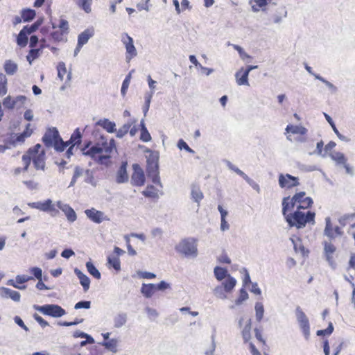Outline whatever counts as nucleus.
Returning a JSON list of instances; mask_svg holds the SVG:
<instances>
[{"mask_svg":"<svg viewBox=\"0 0 355 355\" xmlns=\"http://www.w3.org/2000/svg\"><path fill=\"white\" fill-rule=\"evenodd\" d=\"M3 69L8 76H13L18 70V64L12 60H6L3 64Z\"/></svg>","mask_w":355,"mask_h":355,"instance_id":"nucleus-22","label":"nucleus"},{"mask_svg":"<svg viewBox=\"0 0 355 355\" xmlns=\"http://www.w3.org/2000/svg\"><path fill=\"white\" fill-rule=\"evenodd\" d=\"M57 69H58V76L61 80H62L64 76L67 72L65 64L63 62H59L58 64V67H57Z\"/></svg>","mask_w":355,"mask_h":355,"instance_id":"nucleus-50","label":"nucleus"},{"mask_svg":"<svg viewBox=\"0 0 355 355\" xmlns=\"http://www.w3.org/2000/svg\"><path fill=\"white\" fill-rule=\"evenodd\" d=\"M82 132L80 128H77L75 129L71 135V141L73 142V146H79L82 141Z\"/></svg>","mask_w":355,"mask_h":355,"instance_id":"nucleus-31","label":"nucleus"},{"mask_svg":"<svg viewBox=\"0 0 355 355\" xmlns=\"http://www.w3.org/2000/svg\"><path fill=\"white\" fill-rule=\"evenodd\" d=\"M26 28H23L19 33L17 37V44L20 47H25L28 44V34L26 33L25 30Z\"/></svg>","mask_w":355,"mask_h":355,"instance_id":"nucleus-27","label":"nucleus"},{"mask_svg":"<svg viewBox=\"0 0 355 355\" xmlns=\"http://www.w3.org/2000/svg\"><path fill=\"white\" fill-rule=\"evenodd\" d=\"M53 146L57 152H63L66 148V145L64 144V141L61 137L58 139Z\"/></svg>","mask_w":355,"mask_h":355,"instance_id":"nucleus-57","label":"nucleus"},{"mask_svg":"<svg viewBox=\"0 0 355 355\" xmlns=\"http://www.w3.org/2000/svg\"><path fill=\"white\" fill-rule=\"evenodd\" d=\"M236 284V280L230 275H228L227 279L222 283V286L227 293H230L234 288Z\"/></svg>","mask_w":355,"mask_h":355,"instance_id":"nucleus-28","label":"nucleus"},{"mask_svg":"<svg viewBox=\"0 0 355 355\" xmlns=\"http://www.w3.org/2000/svg\"><path fill=\"white\" fill-rule=\"evenodd\" d=\"M255 318L257 322H261L263 318L264 307L261 302H256L254 306Z\"/></svg>","mask_w":355,"mask_h":355,"instance_id":"nucleus-35","label":"nucleus"},{"mask_svg":"<svg viewBox=\"0 0 355 355\" xmlns=\"http://www.w3.org/2000/svg\"><path fill=\"white\" fill-rule=\"evenodd\" d=\"M325 223L326 225L324 230V234L328 236L330 239H332L335 237V236L333 232V227L329 217H327L325 218Z\"/></svg>","mask_w":355,"mask_h":355,"instance_id":"nucleus-36","label":"nucleus"},{"mask_svg":"<svg viewBox=\"0 0 355 355\" xmlns=\"http://www.w3.org/2000/svg\"><path fill=\"white\" fill-rule=\"evenodd\" d=\"M288 200L289 197L283 198L282 214L291 227H295L297 229H301L304 227L308 223L312 222L314 223L315 214L313 211H308L306 213H304L297 209L293 213L287 214V211L290 209L289 202H288Z\"/></svg>","mask_w":355,"mask_h":355,"instance_id":"nucleus-1","label":"nucleus"},{"mask_svg":"<svg viewBox=\"0 0 355 355\" xmlns=\"http://www.w3.org/2000/svg\"><path fill=\"white\" fill-rule=\"evenodd\" d=\"M34 166L36 169H45V152L42 150L40 154L32 156Z\"/></svg>","mask_w":355,"mask_h":355,"instance_id":"nucleus-20","label":"nucleus"},{"mask_svg":"<svg viewBox=\"0 0 355 355\" xmlns=\"http://www.w3.org/2000/svg\"><path fill=\"white\" fill-rule=\"evenodd\" d=\"M305 198V192L304 191L295 194L293 198H291L292 207H295L297 203H300Z\"/></svg>","mask_w":355,"mask_h":355,"instance_id":"nucleus-48","label":"nucleus"},{"mask_svg":"<svg viewBox=\"0 0 355 355\" xmlns=\"http://www.w3.org/2000/svg\"><path fill=\"white\" fill-rule=\"evenodd\" d=\"M147 153H149V155L147 157V164H158L159 160V153L156 151H153L151 150H146Z\"/></svg>","mask_w":355,"mask_h":355,"instance_id":"nucleus-41","label":"nucleus"},{"mask_svg":"<svg viewBox=\"0 0 355 355\" xmlns=\"http://www.w3.org/2000/svg\"><path fill=\"white\" fill-rule=\"evenodd\" d=\"M248 76H249V74L248 73H246L242 68L241 69H240L235 73L236 83L239 85L249 86L250 84L248 82Z\"/></svg>","mask_w":355,"mask_h":355,"instance_id":"nucleus-23","label":"nucleus"},{"mask_svg":"<svg viewBox=\"0 0 355 355\" xmlns=\"http://www.w3.org/2000/svg\"><path fill=\"white\" fill-rule=\"evenodd\" d=\"M286 131L293 134H300L304 135L306 134L307 129L303 126L288 125Z\"/></svg>","mask_w":355,"mask_h":355,"instance_id":"nucleus-29","label":"nucleus"},{"mask_svg":"<svg viewBox=\"0 0 355 355\" xmlns=\"http://www.w3.org/2000/svg\"><path fill=\"white\" fill-rule=\"evenodd\" d=\"M191 194L192 199L199 205L200 200L203 198V194L199 187H193Z\"/></svg>","mask_w":355,"mask_h":355,"instance_id":"nucleus-37","label":"nucleus"},{"mask_svg":"<svg viewBox=\"0 0 355 355\" xmlns=\"http://www.w3.org/2000/svg\"><path fill=\"white\" fill-rule=\"evenodd\" d=\"M102 149L101 148L100 143L92 146L87 150H82V154L85 156L90 157L92 159L96 161L100 164H105L106 161L110 158V155H101Z\"/></svg>","mask_w":355,"mask_h":355,"instance_id":"nucleus-4","label":"nucleus"},{"mask_svg":"<svg viewBox=\"0 0 355 355\" xmlns=\"http://www.w3.org/2000/svg\"><path fill=\"white\" fill-rule=\"evenodd\" d=\"M31 272L34 275V277L38 279L42 280V270L40 268L38 267H33L30 269Z\"/></svg>","mask_w":355,"mask_h":355,"instance_id":"nucleus-63","label":"nucleus"},{"mask_svg":"<svg viewBox=\"0 0 355 355\" xmlns=\"http://www.w3.org/2000/svg\"><path fill=\"white\" fill-rule=\"evenodd\" d=\"M128 315L126 313L119 312L114 318V326L115 328H121L127 322Z\"/></svg>","mask_w":355,"mask_h":355,"instance_id":"nucleus-24","label":"nucleus"},{"mask_svg":"<svg viewBox=\"0 0 355 355\" xmlns=\"http://www.w3.org/2000/svg\"><path fill=\"white\" fill-rule=\"evenodd\" d=\"M133 123H127L125 124H124L121 128H120L117 131H116V137L118 138H122L124 135H125L129 131L132 124Z\"/></svg>","mask_w":355,"mask_h":355,"instance_id":"nucleus-45","label":"nucleus"},{"mask_svg":"<svg viewBox=\"0 0 355 355\" xmlns=\"http://www.w3.org/2000/svg\"><path fill=\"white\" fill-rule=\"evenodd\" d=\"M92 0H78V5L87 13H89L92 10L91 5Z\"/></svg>","mask_w":355,"mask_h":355,"instance_id":"nucleus-44","label":"nucleus"},{"mask_svg":"<svg viewBox=\"0 0 355 355\" xmlns=\"http://www.w3.org/2000/svg\"><path fill=\"white\" fill-rule=\"evenodd\" d=\"M324 253L326 257V260L328 261L330 266L334 265L333 254L336 252V248L331 242L324 241Z\"/></svg>","mask_w":355,"mask_h":355,"instance_id":"nucleus-13","label":"nucleus"},{"mask_svg":"<svg viewBox=\"0 0 355 355\" xmlns=\"http://www.w3.org/2000/svg\"><path fill=\"white\" fill-rule=\"evenodd\" d=\"M329 157L331 159L336 162L337 165H343L345 164V162L347 161V159L345 157V155L343 153L338 151H332L329 153Z\"/></svg>","mask_w":355,"mask_h":355,"instance_id":"nucleus-25","label":"nucleus"},{"mask_svg":"<svg viewBox=\"0 0 355 355\" xmlns=\"http://www.w3.org/2000/svg\"><path fill=\"white\" fill-rule=\"evenodd\" d=\"M28 205L34 209L49 213L51 216H55L59 214V211L55 207V205L51 199H47L44 202H35L29 203Z\"/></svg>","mask_w":355,"mask_h":355,"instance_id":"nucleus-6","label":"nucleus"},{"mask_svg":"<svg viewBox=\"0 0 355 355\" xmlns=\"http://www.w3.org/2000/svg\"><path fill=\"white\" fill-rule=\"evenodd\" d=\"M101 138L102 141L100 144V146L101 148L102 149V153L104 152L105 153V155H110L114 150H116L114 139H112L109 142H107L104 136H101Z\"/></svg>","mask_w":355,"mask_h":355,"instance_id":"nucleus-15","label":"nucleus"},{"mask_svg":"<svg viewBox=\"0 0 355 355\" xmlns=\"http://www.w3.org/2000/svg\"><path fill=\"white\" fill-rule=\"evenodd\" d=\"M178 147L180 150L184 149L186 151H187L188 153H195L194 150L193 149H191L188 146V144L182 139L178 141Z\"/></svg>","mask_w":355,"mask_h":355,"instance_id":"nucleus-61","label":"nucleus"},{"mask_svg":"<svg viewBox=\"0 0 355 355\" xmlns=\"http://www.w3.org/2000/svg\"><path fill=\"white\" fill-rule=\"evenodd\" d=\"M146 173L148 178H151L152 182L162 187V182L160 181L159 173V164H147L146 166Z\"/></svg>","mask_w":355,"mask_h":355,"instance_id":"nucleus-12","label":"nucleus"},{"mask_svg":"<svg viewBox=\"0 0 355 355\" xmlns=\"http://www.w3.org/2000/svg\"><path fill=\"white\" fill-rule=\"evenodd\" d=\"M117 340L112 338L107 341H104L103 343H101V345L104 346L106 349H109L110 351L112 352H116L117 350Z\"/></svg>","mask_w":355,"mask_h":355,"instance_id":"nucleus-38","label":"nucleus"},{"mask_svg":"<svg viewBox=\"0 0 355 355\" xmlns=\"http://www.w3.org/2000/svg\"><path fill=\"white\" fill-rule=\"evenodd\" d=\"M86 268H87L88 272L92 276H93L94 278H96L97 279H101V275L100 272L91 261H87L86 263Z\"/></svg>","mask_w":355,"mask_h":355,"instance_id":"nucleus-32","label":"nucleus"},{"mask_svg":"<svg viewBox=\"0 0 355 355\" xmlns=\"http://www.w3.org/2000/svg\"><path fill=\"white\" fill-rule=\"evenodd\" d=\"M225 293V291L222 286H216L214 290V295L220 299L225 300L227 298V295Z\"/></svg>","mask_w":355,"mask_h":355,"instance_id":"nucleus-47","label":"nucleus"},{"mask_svg":"<svg viewBox=\"0 0 355 355\" xmlns=\"http://www.w3.org/2000/svg\"><path fill=\"white\" fill-rule=\"evenodd\" d=\"M155 291L156 288L153 284H143L141 288V293L147 298L151 297Z\"/></svg>","mask_w":355,"mask_h":355,"instance_id":"nucleus-26","label":"nucleus"},{"mask_svg":"<svg viewBox=\"0 0 355 355\" xmlns=\"http://www.w3.org/2000/svg\"><path fill=\"white\" fill-rule=\"evenodd\" d=\"M94 34V31L92 28L85 29L83 32L79 34L78 37V44H79V46H83L87 44L88 40L93 37Z\"/></svg>","mask_w":355,"mask_h":355,"instance_id":"nucleus-21","label":"nucleus"},{"mask_svg":"<svg viewBox=\"0 0 355 355\" xmlns=\"http://www.w3.org/2000/svg\"><path fill=\"white\" fill-rule=\"evenodd\" d=\"M0 297L5 299L10 298L14 302H18L20 301L21 295L19 292L16 291H13L11 290L10 288L6 287H1Z\"/></svg>","mask_w":355,"mask_h":355,"instance_id":"nucleus-14","label":"nucleus"},{"mask_svg":"<svg viewBox=\"0 0 355 355\" xmlns=\"http://www.w3.org/2000/svg\"><path fill=\"white\" fill-rule=\"evenodd\" d=\"M3 106L9 110H12L15 108L14 98H12L10 96H8L3 101Z\"/></svg>","mask_w":355,"mask_h":355,"instance_id":"nucleus-55","label":"nucleus"},{"mask_svg":"<svg viewBox=\"0 0 355 355\" xmlns=\"http://www.w3.org/2000/svg\"><path fill=\"white\" fill-rule=\"evenodd\" d=\"M142 194L147 198H155L158 197L157 191L153 185H148L146 189L142 191Z\"/></svg>","mask_w":355,"mask_h":355,"instance_id":"nucleus-39","label":"nucleus"},{"mask_svg":"<svg viewBox=\"0 0 355 355\" xmlns=\"http://www.w3.org/2000/svg\"><path fill=\"white\" fill-rule=\"evenodd\" d=\"M333 331H334L333 324L331 322H329L328 327L327 329L317 331L316 334L318 336L330 335L332 334Z\"/></svg>","mask_w":355,"mask_h":355,"instance_id":"nucleus-51","label":"nucleus"},{"mask_svg":"<svg viewBox=\"0 0 355 355\" xmlns=\"http://www.w3.org/2000/svg\"><path fill=\"white\" fill-rule=\"evenodd\" d=\"M121 42L125 46L126 50L125 59L130 62L137 55V49L134 45L133 39L128 33H123L121 35Z\"/></svg>","mask_w":355,"mask_h":355,"instance_id":"nucleus-7","label":"nucleus"},{"mask_svg":"<svg viewBox=\"0 0 355 355\" xmlns=\"http://www.w3.org/2000/svg\"><path fill=\"white\" fill-rule=\"evenodd\" d=\"M134 71V70H132L125 77V78L124 79V80L123 81V83H122V86H121V94L122 95V96H125V94H126V92H127V90L128 89V87H129V85H130V79H131V76H132V73Z\"/></svg>","mask_w":355,"mask_h":355,"instance_id":"nucleus-40","label":"nucleus"},{"mask_svg":"<svg viewBox=\"0 0 355 355\" xmlns=\"http://www.w3.org/2000/svg\"><path fill=\"white\" fill-rule=\"evenodd\" d=\"M248 298V294L244 288L240 290L239 298L235 301L236 305H240Z\"/></svg>","mask_w":355,"mask_h":355,"instance_id":"nucleus-53","label":"nucleus"},{"mask_svg":"<svg viewBox=\"0 0 355 355\" xmlns=\"http://www.w3.org/2000/svg\"><path fill=\"white\" fill-rule=\"evenodd\" d=\"M108 263L116 270H119L121 268L120 261L118 257H107Z\"/></svg>","mask_w":355,"mask_h":355,"instance_id":"nucleus-52","label":"nucleus"},{"mask_svg":"<svg viewBox=\"0 0 355 355\" xmlns=\"http://www.w3.org/2000/svg\"><path fill=\"white\" fill-rule=\"evenodd\" d=\"M96 125L102 127L109 133H112L116 131L115 123L110 121L107 119H103L98 120L96 123Z\"/></svg>","mask_w":355,"mask_h":355,"instance_id":"nucleus-17","label":"nucleus"},{"mask_svg":"<svg viewBox=\"0 0 355 355\" xmlns=\"http://www.w3.org/2000/svg\"><path fill=\"white\" fill-rule=\"evenodd\" d=\"M312 204L313 200L310 197H306L299 203V205L297 206V209L299 210L301 209H305L310 207Z\"/></svg>","mask_w":355,"mask_h":355,"instance_id":"nucleus-46","label":"nucleus"},{"mask_svg":"<svg viewBox=\"0 0 355 355\" xmlns=\"http://www.w3.org/2000/svg\"><path fill=\"white\" fill-rule=\"evenodd\" d=\"M295 315L305 339L308 340L310 336V324L307 316L300 306L295 309Z\"/></svg>","mask_w":355,"mask_h":355,"instance_id":"nucleus-5","label":"nucleus"},{"mask_svg":"<svg viewBox=\"0 0 355 355\" xmlns=\"http://www.w3.org/2000/svg\"><path fill=\"white\" fill-rule=\"evenodd\" d=\"M315 79H318L320 81H321L322 83H323L328 87V89L330 90V92L332 94H335L337 92L338 88L334 84H332L331 82L327 80L321 76H315Z\"/></svg>","mask_w":355,"mask_h":355,"instance_id":"nucleus-43","label":"nucleus"},{"mask_svg":"<svg viewBox=\"0 0 355 355\" xmlns=\"http://www.w3.org/2000/svg\"><path fill=\"white\" fill-rule=\"evenodd\" d=\"M74 273L76 275V276L79 279L80 284L83 287L84 291H87L88 289L89 288V286H90L89 278L86 275H85L80 270H79L77 268H76L74 269Z\"/></svg>","mask_w":355,"mask_h":355,"instance_id":"nucleus-19","label":"nucleus"},{"mask_svg":"<svg viewBox=\"0 0 355 355\" xmlns=\"http://www.w3.org/2000/svg\"><path fill=\"white\" fill-rule=\"evenodd\" d=\"M225 162H226L227 166L230 170L234 171L236 174L241 176L243 179H245V176H247V175L244 172H243L241 170H240L235 165L232 164L230 161L226 160Z\"/></svg>","mask_w":355,"mask_h":355,"instance_id":"nucleus-49","label":"nucleus"},{"mask_svg":"<svg viewBox=\"0 0 355 355\" xmlns=\"http://www.w3.org/2000/svg\"><path fill=\"white\" fill-rule=\"evenodd\" d=\"M247 182L248 184L252 187V188L253 189H254L256 191H257L258 193L260 192V187H259V185L256 182H254L252 179L250 178L248 175L245 176V179H244Z\"/></svg>","mask_w":355,"mask_h":355,"instance_id":"nucleus-64","label":"nucleus"},{"mask_svg":"<svg viewBox=\"0 0 355 355\" xmlns=\"http://www.w3.org/2000/svg\"><path fill=\"white\" fill-rule=\"evenodd\" d=\"M61 137L60 136L59 132L56 128H49L46 130L44 136L42 137V141L44 145L49 148L52 147L53 145Z\"/></svg>","mask_w":355,"mask_h":355,"instance_id":"nucleus-8","label":"nucleus"},{"mask_svg":"<svg viewBox=\"0 0 355 355\" xmlns=\"http://www.w3.org/2000/svg\"><path fill=\"white\" fill-rule=\"evenodd\" d=\"M198 240L193 237L182 239L175 246L176 252L186 257L196 258L198 256Z\"/></svg>","mask_w":355,"mask_h":355,"instance_id":"nucleus-2","label":"nucleus"},{"mask_svg":"<svg viewBox=\"0 0 355 355\" xmlns=\"http://www.w3.org/2000/svg\"><path fill=\"white\" fill-rule=\"evenodd\" d=\"M133 173L131 177V184L134 186H142L145 183V175L142 168L137 164L132 166Z\"/></svg>","mask_w":355,"mask_h":355,"instance_id":"nucleus-10","label":"nucleus"},{"mask_svg":"<svg viewBox=\"0 0 355 355\" xmlns=\"http://www.w3.org/2000/svg\"><path fill=\"white\" fill-rule=\"evenodd\" d=\"M241 329V336L245 343L251 339L252 321L250 318L246 320L244 326Z\"/></svg>","mask_w":355,"mask_h":355,"instance_id":"nucleus-18","label":"nucleus"},{"mask_svg":"<svg viewBox=\"0 0 355 355\" xmlns=\"http://www.w3.org/2000/svg\"><path fill=\"white\" fill-rule=\"evenodd\" d=\"M64 214H65L67 220L69 222H71V223L74 222L76 220V218H77L76 214L75 211L71 207L69 208V210L65 211Z\"/></svg>","mask_w":355,"mask_h":355,"instance_id":"nucleus-59","label":"nucleus"},{"mask_svg":"<svg viewBox=\"0 0 355 355\" xmlns=\"http://www.w3.org/2000/svg\"><path fill=\"white\" fill-rule=\"evenodd\" d=\"M85 214L92 221L98 224L104 220H110V218L103 211L96 210L94 208L86 209Z\"/></svg>","mask_w":355,"mask_h":355,"instance_id":"nucleus-11","label":"nucleus"},{"mask_svg":"<svg viewBox=\"0 0 355 355\" xmlns=\"http://www.w3.org/2000/svg\"><path fill=\"white\" fill-rule=\"evenodd\" d=\"M7 93V78L6 75L0 73V96H3Z\"/></svg>","mask_w":355,"mask_h":355,"instance_id":"nucleus-42","label":"nucleus"},{"mask_svg":"<svg viewBox=\"0 0 355 355\" xmlns=\"http://www.w3.org/2000/svg\"><path fill=\"white\" fill-rule=\"evenodd\" d=\"M298 178L290 174L279 175V185L281 188L291 189L300 184Z\"/></svg>","mask_w":355,"mask_h":355,"instance_id":"nucleus-9","label":"nucleus"},{"mask_svg":"<svg viewBox=\"0 0 355 355\" xmlns=\"http://www.w3.org/2000/svg\"><path fill=\"white\" fill-rule=\"evenodd\" d=\"M26 101V97L25 96H17L14 98L15 107L18 108H21L25 103Z\"/></svg>","mask_w":355,"mask_h":355,"instance_id":"nucleus-54","label":"nucleus"},{"mask_svg":"<svg viewBox=\"0 0 355 355\" xmlns=\"http://www.w3.org/2000/svg\"><path fill=\"white\" fill-rule=\"evenodd\" d=\"M214 275H215L216 278L218 281H221L223 279H225V277L227 278L228 275H230L227 273V270L226 269L219 267V266L215 267V268L214 270Z\"/></svg>","mask_w":355,"mask_h":355,"instance_id":"nucleus-34","label":"nucleus"},{"mask_svg":"<svg viewBox=\"0 0 355 355\" xmlns=\"http://www.w3.org/2000/svg\"><path fill=\"white\" fill-rule=\"evenodd\" d=\"M33 309L41 313L53 318H60L66 314V311L58 304H49L42 306L33 305Z\"/></svg>","mask_w":355,"mask_h":355,"instance_id":"nucleus-3","label":"nucleus"},{"mask_svg":"<svg viewBox=\"0 0 355 355\" xmlns=\"http://www.w3.org/2000/svg\"><path fill=\"white\" fill-rule=\"evenodd\" d=\"M127 165V162H123L117 171L116 182L119 184L125 183L128 180Z\"/></svg>","mask_w":355,"mask_h":355,"instance_id":"nucleus-16","label":"nucleus"},{"mask_svg":"<svg viewBox=\"0 0 355 355\" xmlns=\"http://www.w3.org/2000/svg\"><path fill=\"white\" fill-rule=\"evenodd\" d=\"M21 14L24 22L30 21L35 17V11L29 8L22 10Z\"/></svg>","mask_w":355,"mask_h":355,"instance_id":"nucleus-33","label":"nucleus"},{"mask_svg":"<svg viewBox=\"0 0 355 355\" xmlns=\"http://www.w3.org/2000/svg\"><path fill=\"white\" fill-rule=\"evenodd\" d=\"M64 34H66L62 31H55L51 33L52 38L57 42L64 41Z\"/></svg>","mask_w":355,"mask_h":355,"instance_id":"nucleus-60","label":"nucleus"},{"mask_svg":"<svg viewBox=\"0 0 355 355\" xmlns=\"http://www.w3.org/2000/svg\"><path fill=\"white\" fill-rule=\"evenodd\" d=\"M30 127L31 124L28 123L26 126V130L17 136L15 142L22 143L26 138L29 137L32 135L33 130L30 129Z\"/></svg>","mask_w":355,"mask_h":355,"instance_id":"nucleus-30","label":"nucleus"},{"mask_svg":"<svg viewBox=\"0 0 355 355\" xmlns=\"http://www.w3.org/2000/svg\"><path fill=\"white\" fill-rule=\"evenodd\" d=\"M291 241L293 245L294 250L297 252L298 250L301 252H304V247L302 245L301 241L299 238H291Z\"/></svg>","mask_w":355,"mask_h":355,"instance_id":"nucleus-56","label":"nucleus"},{"mask_svg":"<svg viewBox=\"0 0 355 355\" xmlns=\"http://www.w3.org/2000/svg\"><path fill=\"white\" fill-rule=\"evenodd\" d=\"M32 159H33L32 156L30 154H28V153L26 154H24L22 156V163L24 164V168H23L24 171H26L28 170V168L31 164Z\"/></svg>","mask_w":355,"mask_h":355,"instance_id":"nucleus-58","label":"nucleus"},{"mask_svg":"<svg viewBox=\"0 0 355 355\" xmlns=\"http://www.w3.org/2000/svg\"><path fill=\"white\" fill-rule=\"evenodd\" d=\"M90 306H91L90 301L83 300V301H80V302H77L74 306V309H88L90 308Z\"/></svg>","mask_w":355,"mask_h":355,"instance_id":"nucleus-62","label":"nucleus"}]
</instances>
